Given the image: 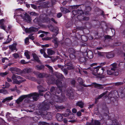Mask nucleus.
<instances>
[{
  "label": "nucleus",
  "instance_id": "nucleus-33",
  "mask_svg": "<svg viewBox=\"0 0 125 125\" xmlns=\"http://www.w3.org/2000/svg\"><path fill=\"white\" fill-rule=\"evenodd\" d=\"M13 96H11L10 97H6L2 101L3 103H4L6 101H9L12 100L13 99Z\"/></svg>",
  "mask_w": 125,
  "mask_h": 125
},
{
  "label": "nucleus",
  "instance_id": "nucleus-44",
  "mask_svg": "<svg viewBox=\"0 0 125 125\" xmlns=\"http://www.w3.org/2000/svg\"><path fill=\"white\" fill-rule=\"evenodd\" d=\"M6 26L4 24L0 25V28L4 30L7 33H8V32L6 30Z\"/></svg>",
  "mask_w": 125,
  "mask_h": 125
},
{
  "label": "nucleus",
  "instance_id": "nucleus-1",
  "mask_svg": "<svg viewBox=\"0 0 125 125\" xmlns=\"http://www.w3.org/2000/svg\"><path fill=\"white\" fill-rule=\"evenodd\" d=\"M56 84L58 88H55L53 87H52L51 89V94H52V96H55L58 95L61 92L62 89V88L64 86V85L62 84L61 81L57 80H56Z\"/></svg>",
  "mask_w": 125,
  "mask_h": 125
},
{
  "label": "nucleus",
  "instance_id": "nucleus-23",
  "mask_svg": "<svg viewBox=\"0 0 125 125\" xmlns=\"http://www.w3.org/2000/svg\"><path fill=\"white\" fill-rule=\"evenodd\" d=\"M77 80L79 84L82 85L83 86L85 87H88L87 86L83 84L84 81L81 78H78Z\"/></svg>",
  "mask_w": 125,
  "mask_h": 125
},
{
  "label": "nucleus",
  "instance_id": "nucleus-26",
  "mask_svg": "<svg viewBox=\"0 0 125 125\" xmlns=\"http://www.w3.org/2000/svg\"><path fill=\"white\" fill-rule=\"evenodd\" d=\"M55 75L59 79H65L63 75L61 73H56Z\"/></svg>",
  "mask_w": 125,
  "mask_h": 125
},
{
  "label": "nucleus",
  "instance_id": "nucleus-35",
  "mask_svg": "<svg viewBox=\"0 0 125 125\" xmlns=\"http://www.w3.org/2000/svg\"><path fill=\"white\" fill-rule=\"evenodd\" d=\"M55 52L54 51L51 49H48L47 50V53L49 55H51L54 54Z\"/></svg>",
  "mask_w": 125,
  "mask_h": 125
},
{
  "label": "nucleus",
  "instance_id": "nucleus-41",
  "mask_svg": "<svg viewBox=\"0 0 125 125\" xmlns=\"http://www.w3.org/2000/svg\"><path fill=\"white\" fill-rule=\"evenodd\" d=\"M45 66L47 67L49 70L50 71L52 72L53 71V69L52 67L48 65L45 64Z\"/></svg>",
  "mask_w": 125,
  "mask_h": 125
},
{
  "label": "nucleus",
  "instance_id": "nucleus-11",
  "mask_svg": "<svg viewBox=\"0 0 125 125\" xmlns=\"http://www.w3.org/2000/svg\"><path fill=\"white\" fill-rule=\"evenodd\" d=\"M42 109L43 110H46L48 109L49 108V105L48 104L44 102L41 105Z\"/></svg>",
  "mask_w": 125,
  "mask_h": 125
},
{
  "label": "nucleus",
  "instance_id": "nucleus-22",
  "mask_svg": "<svg viewBox=\"0 0 125 125\" xmlns=\"http://www.w3.org/2000/svg\"><path fill=\"white\" fill-rule=\"evenodd\" d=\"M117 64L116 63H114L111 64L110 66L111 69L115 71H116L117 68Z\"/></svg>",
  "mask_w": 125,
  "mask_h": 125
},
{
  "label": "nucleus",
  "instance_id": "nucleus-56",
  "mask_svg": "<svg viewBox=\"0 0 125 125\" xmlns=\"http://www.w3.org/2000/svg\"><path fill=\"white\" fill-rule=\"evenodd\" d=\"M21 62L22 64H26L28 63L29 62H26L24 60H21Z\"/></svg>",
  "mask_w": 125,
  "mask_h": 125
},
{
  "label": "nucleus",
  "instance_id": "nucleus-45",
  "mask_svg": "<svg viewBox=\"0 0 125 125\" xmlns=\"http://www.w3.org/2000/svg\"><path fill=\"white\" fill-rule=\"evenodd\" d=\"M82 18H82H80V19H79V20L80 21H82L84 20L87 21L89 19V18L88 17H83V18Z\"/></svg>",
  "mask_w": 125,
  "mask_h": 125
},
{
  "label": "nucleus",
  "instance_id": "nucleus-48",
  "mask_svg": "<svg viewBox=\"0 0 125 125\" xmlns=\"http://www.w3.org/2000/svg\"><path fill=\"white\" fill-rule=\"evenodd\" d=\"M13 56L14 58L16 59L19 57V55L17 53H15L13 54Z\"/></svg>",
  "mask_w": 125,
  "mask_h": 125
},
{
  "label": "nucleus",
  "instance_id": "nucleus-57",
  "mask_svg": "<svg viewBox=\"0 0 125 125\" xmlns=\"http://www.w3.org/2000/svg\"><path fill=\"white\" fill-rule=\"evenodd\" d=\"M2 62L4 63L5 62V60H7L8 61V58H7L5 57L4 58H3L2 59Z\"/></svg>",
  "mask_w": 125,
  "mask_h": 125
},
{
  "label": "nucleus",
  "instance_id": "nucleus-14",
  "mask_svg": "<svg viewBox=\"0 0 125 125\" xmlns=\"http://www.w3.org/2000/svg\"><path fill=\"white\" fill-rule=\"evenodd\" d=\"M87 125H100V123L98 121L94 120V122L92 120L91 123L87 122Z\"/></svg>",
  "mask_w": 125,
  "mask_h": 125
},
{
  "label": "nucleus",
  "instance_id": "nucleus-46",
  "mask_svg": "<svg viewBox=\"0 0 125 125\" xmlns=\"http://www.w3.org/2000/svg\"><path fill=\"white\" fill-rule=\"evenodd\" d=\"M8 74V73L7 72H5L4 73H0V75L1 76L3 77L4 76L7 75Z\"/></svg>",
  "mask_w": 125,
  "mask_h": 125
},
{
  "label": "nucleus",
  "instance_id": "nucleus-34",
  "mask_svg": "<svg viewBox=\"0 0 125 125\" xmlns=\"http://www.w3.org/2000/svg\"><path fill=\"white\" fill-rule=\"evenodd\" d=\"M61 11L64 13H66L70 12V11L68 9L64 8L61 7Z\"/></svg>",
  "mask_w": 125,
  "mask_h": 125
},
{
  "label": "nucleus",
  "instance_id": "nucleus-32",
  "mask_svg": "<svg viewBox=\"0 0 125 125\" xmlns=\"http://www.w3.org/2000/svg\"><path fill=\"white\" fill-rule=\"evenodd\" d=\"M49 29L52 32H55L56 33L57 32L58 30V29L57 27L54 28L52 26H51L49 27Z\"/></svg>",
  "mask_w": 125,
  "mask_h": 125
},
{
  "label": "nucleus",
  "instance_id": "nucleus-40",
  "mask_svg": "<svg viewBox=\"0 0 125 125\" xmlns=\"http://www.w3.org/2000/svg\"><path fill=\"white\" fill-rule=\"evenodd\" d=\"M24 54L27 59H30V57L28 51H27L25 52Z\"/></svg>",
  "mask_w": 125,
  "mask_h": 125
},
{
  "label": "nucleus",
  "instance_id": "nucleus-43",
  "mask_svg": "<svg viewBox=\"0 0 125 125\" xmlns=\"http://www.w3.org/2000/svg\"><path fill=\"white\" fill-rule=\"evenodd\" d=\"M113 125H122L121 123H118L116 120L113 121Z\"/></svg>",
  "mask_w": 125,
  "mask_h": 125
},
{
  "label": "nucleus",
  "instance_id": "nucleus-27",
  "mask_svg": "<svg viewBox=\"0 0 125 125\" xmlns=\"http://www.w3.org/2000/svg\"><path fill=\"white\" fill-rule=\"evenodd\" d=\"M119 67L122 70L125 69V63L123 62L120 63L119 65Z\"/></svg>",
  "mask_w": 125,
  "mask_h": 125
},
{
  "label": "nucleus",
  "instance_id": "nucleus-42",
  "mask_svg": "<svg viewBox=\"0 0 125 125\" xmlns=\"http://www.w3.org/2000/svg\"><path fill=\"white\" fill-rule=\"evenodd\" d=\"M62 71L64 73V74L65 75H67L68 73V70L66 68H63L62 70Z\"/></svg>",
  "mask_w": 125,
  "mask_h": 125
},
{
  "label": "nucleus",
  "instance_id": "nucleus-39",
  "mask_svg": "<svg viewBox=\"0 0 125 125\" xmlns=\"http://www.w3.org/2000/svg\"><path fill=\"white\" fill-rule=\"evenodd\" d=\"M46 74L44 73H41L38 75V76L40 78H43L45 76Z\"/></svg>",
  "mask_w": 125,
  "mask_h": 125
},
{
  "label": "nucleus",
  "instance_id": "nucleus-18",
  "mask_svg": "<svg viewBox=\"0 0 125 125\" xmlns=\"http://www.w3.org/2000/svg\"><path fill=\"white\" fill-rule=\"evenodd\" d=\"M107 92V91H105L100 95H98L97 98H95V103H96V102L97 101L98 99H101L105 95Z\"/></svg>",
  "mask_w": 125,
  "mask_h": 125
},
{
  "label": "nucleus",
  "instance_id": "nucleus-21",
  "mask_svg": "<svg viewBox=\"0 0 125 125\" xmlns=\"http://www.w3.org/2000/svg\"><path fill=\"white\" fill-rule=\"evenodd\" d=\"M106 55L107 58L108 59L113 58L115 56L114 54L112 52L106 53Z\"/></svg>",
  "mask_w": 125,
  "mask_h": 125
},
{
  "label": "nucleus",
  "instance_id": "nucleus-25",
  "mask_svg": "<svg viewBox=\"0 0 125 125\" xmlns=\"http://www.w3.org/2000/svg\"><path fill=\"white\" fill-rule=\"evenodd\" d=\"M56 117L57 120L60 121H62L63 119L62 116L60 114H57L56 115Z\"/></svg>",
  "mask_w": 125,
  "mask_h": 125
},
{
  "label": "nucleus",
  "instance_id": "nucleus-15",
  "mask_svg": "<svg viewBox=\"0 0 125 125\" xmlns=\"http://www.w3.org/2000/svg\"><path fill=\"white\" fill-rule=\"evenodd\" d=\"M16 45L17 44L16 43H14L12 45H9V47L12 51H13L14 50L17 51V49L16 48Z\"/></svg>",
  "mask_w": 125,
  "mask_h": 125
},
{
  "label": "nucleus",
  "instance_id": "nucleus-28",
  "mask_svg": "<svg viewBox=\"0 0 125 125\" xmlns=\"http://www.w3.org/2000/svg\"><path fill=\"white\" fill-rule=\"evenodd\" d=\"M44 66L43 65H36L35 67L36 70L39 71L44 69Z\"/></svg>",
  "mask_w": 125,
  "mask_h": 125
},
{
  "label": "nucleus",
  "instance_id": "nucleus-7",
  "mask_svg": "<svg viewBox=\"0 0 125 125\" xmlns=\"http://www.w3.org/2000/svg\"><path fill=\"white\" fill-rule=\"evenodd\" d=\"M38 29L34 27H31L29 28H26L25 29L26 33H30L31 32L36 31H38Z\"/></svg>",
  "mask_w": 125,
  "mask_h": 125
},
{
  "label": "nucleus",
  "instance_id": "nucleus-53",
  "mask_svg": "<svg viewBox=\"0 0 125 125\" xmlns=\"http://www.w3.org/2000/svg\"><path fill=\"white\" fill-rule=\"evenodd\" d=\"M30 14L33 16H36L37 15V13L34 12H31L30 13Z\"/></svg>",
  "mask_w": 125,
  "mask_h": 125
},
{
  "label": "nucleus",
  "instance_id": "nucleus-6",
  "mask_svg": "<svg viewBox=\"0 0 125 125\" xmlns=\"http://www.w3.org/2000/svg\"><path fill=\"white\" fill-rule=\"evenodd\" d=\"M18 16H20L23 19L25 20L26 21L29 22H30L31 21V19L29 16L28 15L27 13L25 14H21Z\"/></svg>",
  "mask_w": 125,
  "mask_h": 125
},
{
  "label": "nucleus",
  "instance_id": "nucleus-17",
  "mask_svg": "<svg viewBox=\"0 0 125 125\" xmlns=\"http://www.w3.org/2000/svg\"><path fill=\"white\" fill-rule=\"evenodd\" d=\"M43 115L45 118L48 120L50 119L52 117L51 113L49 112H46L43 114Z\"/></svg>",
  "mask_w": 125,
  "mask_h": 125
},
{
  "label": "nucleus",
  "instance_id": "nucleus-59",
  "mask_svg": "<svg viewBox=\"0 0 125 125\" xmlns=\"http://www.w3.org/2000/svg\"><path fill=\"white\" fill-rule=\"evenodd\" d=\"M29 37L30 39L33 40L34 39V37L33 36H32L31 35H29Z\"/></svg>",
  "mask_w": 125,
  "mask_h": 125
},
{
  "label": "nucleus",
  "instance_id": "nucleus-5",
  "mask_svg": "<svg viewBox=\"0 0 125 125\" xmlns=\"http://www.w3.org/2000/svg\"><path fill=\"white\" fill-rule=\"evenodd\" d=\"M72 12L74 15H78L77 18L79 19H80V18L82 17V16L81 15L83 14V12L81 10H75L73 11Z\"/></svg>",
  "mask_w": 125,
  "mask_h": 125
},
{
  "label": "nucleus",
  "instance_id": "nucleus-24",
  "mask_svg": "<svg viewBox=\"0 0 125 125\" xmlns=\"http://www.w3.org/2000/svg\"><path fill=\"white\" fill-rule=\"evenodd\" d=\"M85 53H86L87 57L90 59H92L93 57V52L91 51H89L87 53L85 52Z\"/></svg>",
  "mask_w": 125,
  "mask_h": 125
},
{
  "label": "nucleus",
  "instance_id": "nucleus-52",
  "mask_svg": "<svg viewBox=\"0 0 125 125\" xmlns=\"http://www.w3.org/2000/svg\"><path fill=\"white\" fill-rule=\"evenodd\" d=\"M105 39H111L112 37L108 35H105L104 36Z\"/></svg>",
  "mask_w": 125,
  "mask_h": 125
},
{
  "label": "nucleus",
  "instance_id": "nucleus-2",
  "mask_svg": "<svg viewBox=\"0 0 125 125\" xmlns=\"http://www.w3.org/2000/svg\"><path fill=\"white\" fill-rule=\"evenodd\" d=\"M39 95L36 93H33L28 95H24L20 97L16 101V102L18 104H19L20 102L26 98H31L32 97L34 100L36 101L39 98Z\"/></svg>",
  "mask_w": 125,
  "mask_h": 125
},
{
  "label": "nucleus",
  "instance_id": "nucleus-30",
  "mask_svg": "<svg viewBox=\"0 0 125 125\" xmlns=\"http://www.w3.org/2000/svg\"><path fill=\"white\" fill-rule=\"evenodd\" d=\"M98 66L94 68L93 69V74L94 75H98Z\"/></svg>",
  "mask_w": 125,
  "mask_h": 125
},
{
  "label": "nucleus",
  "instance_id": "nucleus-55",
  "mask_svg": "<svg viewBox=\"0 0 125 125\" xmlns=\"http://www.w3.org/2000/svg\"><path fill=\"white\" fill-rule=\"evenodd\" d=\"M10 84L8 83L7 82H6L5 83V88H8L10 86Z\"/></svg>",
  "mask_w": 125,
  "mask_h": 125
},
{
  "label": "nucleus",
  "instance_id": "nucleus-13",
  "mask_svg": "<svg viewBox=\"0 0 125 125\" xmlns=\"http://www.w3.org/2000/svg\"><path fill=\"white\" fill-rule=\"evenodd\" d=\"M107 74L109 75H117L118 74L117 72L111 69H110L107 70Z\"/></svg>",
  "mask_w": 125,
  "mask_h": 125
},
{
  "label": "nucleus",
  "instance_id": "nucleus-20",
  "mask_svg": "<svg viewBox=\"0 0 125 125\" xmlns=\"http://www.w3.org/2000/svg\"><path fill=\"white\" fill-rule=\"evenodd\" d=\"M104 70V68L102 67L98 66V75H101L103 73Z\"/></svg>",
  "mask_w": 125,
  "mask_h": 125
},
{
  "label": "nucleus",
  "instance_id": "nucleus-50",
  "mask_svg": "<svg viewBox=\"0 0 125 125\" xmlns=\"http://www.w3.org/2000/svg\"><path fill=\"white\" fill-rule=\"evenodd\" d=\"M2 93L4 94H8L9 93L7 90L3 89Z\"/></svg>",
  "mask_w": 125,
  "mask_h": 125
},
{
  "label": "nucleus",
  "instance_id": "nucleus-8",
  "mask_svg": "<svg viewBox=\"0 0 125 125\" xmlns=\"http://www.w3.org/2000/svg\"><path fill=\"white\" fill-rule=\"evenodd\" d=\"M69 52L70 53L69 55L71 59H75V51L72 49H69Z\"/></svg>",
  "mask_w": 125,
  "mask_h": 125
},
{
  "label": "nucleus",
  "instance_id": "nucleus-4",
  "mask_svg": "<svg viewBox=\"0 0 125 125\" xmlns=\"http://www.w3.org/2000/svg\"><path fill=\"white\" fill-rule=\"evenodd\" d=\"M22 77L20 76L17 75L15 74H13L11 76V78L13 80V84H19L21 82V81L18 80L17 78L18 79H21Z\"/></svg>",
  "mask_w": 125,
  "mask_h": 125
},
{
  "label": "nucleus",
  "instance_id": "nucleus-37",
  "mask_svg": "<svg viewBox=\"0 0 125 125\" xmlns=\"http://www.w3.org/2000/svg\"><path fill=\"white\" fill-rule=\"evenodd\" d=\"M52 42L54 43L55 47H57L58 46V42L57 39L56 38H55L52 41Z\"/></svg>",
  "mask_w": 125,
  "mask_h": 125
},
{
  "label": "nucleus",
  "instance_id": "nucleus-61",
  "mask_svg": "<svg viewBox=\"0 0 125 125\" xmlns=\"http://www.w3.org/2000/svg\"><path fill=\"white\" fill-rule=\"evenodd\" d=\"M32 69L31 68H29L26 69V71L27 73H30L32 71Z\"/></svg>",
  "mask_w": 125,
  "mask_h": 125
},
{
  "label": "nucleus",
  "instance_id": "nucleus-62",
  "mask_svg": "<svg viewBox=\"0 0 125 125\" xmlns=\"http://www.w3.org/2000/svg\"><path fill=\"white\" fill-rule=\"evenodd\" d=\"M46 123L45 122H41L39 123V125H46Z\"/></svg>",
  "mask_w": 125,
  "mask_h": 125
},
{
  "label": "nucleus",
  "instance_id": "nucleus-12",
  "mask_svg": "<svg viewBox=\"0 0 125 125\" xmlns=\"http://www.w3.org/2000/svg\"><path fill=\"white\" fill-rule=\"evenodd\" d=\"M91 85L92 86L94 85L95 88L99 89H103L104 88L103 86H105L104 85L99 84L95 83H92Z\"/></svg>",
  "mask_w": 125,
  "mask_h": 125
},
{
  "label": "nucleus",
  "instance_id": "nucleus-47",
  "mask_svg": "<svg viewBox=\"0 0 125 125\" xmlns=\"http://www.w3.org/2000/svg\"><path fill=\"white\" fill-rule=\"evenodd\" d=\"M68 70H70L74 69V67L72 66H68L66 68Z\"/></svg>",
  "mask_w": 125,
  "mask_h": 125
},
{
  "label": "nucleus",
  "instance_id": "nucleus-64",
  "mask_svg": "<svg viewBox=\"0 0 125 125\" xmlns=\"http://www.w3.org/2000/svg\"><path fill=\"white\" fill-rule=\"evenodd\" d=\"M62 13H59L57 14V17L58 18H60L62 16Z\"/></svg>",
  "mask_w": 125,
  "mask_h": 125
},
{
  "label": "nucleus",
  "instance_id": "nucleus-9",
  "mask_svg": "<svg viewBox=\"0 0 125 125\" xmlns=\"http://www.w3.org/2000/svg\"><path fill=\"white\" fill-rule=\"evenodd\" d=\"M66 95L70 99H73L74 98L73 91L71 89L68 90L66 93Z\"/></svg>",
  "mask_w": 125,
  "mask_h": 125
},
{
  "label": "nucleus",
  "instance_id": "nucleus-63",
  "mask_svg": "<svg viewBox=\"0 0 125 125\" xmlns=\"http://www.w3.org/2000/svg\"><path fill=\"white\" fill-rule=\"evenodd\" d=\"M17 88V87L16 85L15 86L14 88H11L10 89V90L11 91H14L16 90V89Z\"/></svg>",
  "mask_w": 125,
  "mask_h": 125
},
{
  "label": "nucleus",
  "instance_id": "nucleus-3",
  "mask_svg": "<svg viewBox=\"0 0 125 125\" xmlns=\"http://www.w3.org/2000/svg\"><path fill=\"white\" fill-rule=\"evenodd\" d=\"M52 100L53 101V102L51 101H50V103L52 105H54L55 108L57 110L62 109L65 108V107L63 106H59L57 105H55L54 103L55 102H58V100L60 99V97L59 95H57L55 96H52Z\"/></svg>",
  "mask_w": 125,
  "mask_h": 125
},
{
  "label": "nucleus",
  "instance_id": "nucleus-36",
  "mask_svg": "<svg viewBox=\"0 0 125 125\" xmlns=\"http://www.w3.org/2000/svg\"><path fill=\"white\" fill-rule=\"evenodd\" d=\"M9 35L7 37V38L6 41L3 43L4 44H7L10 43L12 41V39L9 38Z\"/></svg>",
  "mask_w": 125,
  "mask_h": 125
},
{
  "label": "nucleus",
  "instance_id": "nucleus-54",
  "mask_svg": "<svg viewBox=\"0 0 125 125\" xmlns=\"http://www.w3.org/2000/svg\"><path fill=\"white\" fill-rule=\"evenodd\" d=\"M21 9H16L15 11V13L16 14L21 13Z\"/></svg>",
  "mask_w": 125,
  "mask_h": 125
},
{
  "label": "nucleus",
  "instance_id": "nucleus-10",
  "mask_svg": "<svg viewBox=\"0 0 125 125\" xmlns=\"http://www.w3.org/2000/svg\"><path fill=\"white\" fill-rule=\"evenodd\" d=\"M9 70L12 72H16L17 73H16L18 74H19V73H21L22 72L20 69L15 67H11L10 68Z\"/></svg>",
  "mask_w": 125,
  "mask_h": 125
},
{
  "label": "nucleus",
  "instance_id": "nucleus-60",
  "mask_svg": "<svg viewBox=\"0 0 125 125\" xmlns=\"http://www.w3.org/2000/svg\"><path fill=\"white\" fill-rule=\"evenodd\" d=\"M98 55L99 56H103L104 55V53L101 52H98Z\"/></svg>",
  "mask_w": 125,
  "mask_h": 125
},
{
  "label": "nucleus",
  "instance_id": "nucleus-19",
  "mask_svg": "<svg viewBox=\"0 0 125 125\" xmlns=\"http://www.w3.org/2000/svg\"><path fill=\"white\" fill-rule=\"evenodd\" d=\"M76 106H78L81 108H83L84 105V103L82 101H80L77 102L76 103Z\"/></svg>",
  "mask_w": 125,
  "mask_h": 125
},
{
  "label": "nucleus",
  "instance_id": "nucleus-38",
  "mask_svg": "<svg viewBox=\"0 0 125 125\" xmlns=\"http://www.w3.org/2000/svg\"><path fill=\"white\" fill-rule=\"evenodd\" d=\"M68 118L70 119H73L74 118V114L70 112L68 113Z\"/></svg>",
  "mask_w": 125,
  "mask_h": 125
},
{
  "label": "nucleus",
  "instance_id": "nucleus-49",
  "mask_svg": "<svg viewBox=\"0 0 125 125\" xmlns=\"http://www.w3.org/2000/svg\"><path fill=\"white\" fill-rule=\"evenodd\" d=\"M123 84V82H118L115 83V86H118L122 85Z\"/></svg>",
  "mask_w": 125,
  "mask_h": 125
},
{
  "label": "nucleus",
  "instance_id": "nucleus-51",
  "mask_svg": "<svg viewBox=\"0 0 125 125\" xmlns=\"http://www.w3.org/2000/svg\"><path fill=\"white\" fill-rule=\"evenodd\" d=\"M75 83H76V81L74 80L73 79L71 81V84L72 85L74 86Z\"/></svg>",
  "mask_w": 125,
  "mask_h": 125
},
{
  "label": "nucleus",
  "instance_id": "nucleus-16",
  "mask_svg": "<svg viewBox=\"0 0 125 125\" xmlns=\"http://www.w3.org/2000/svg\"><path fill=\"white\" fill-rule=\"evenodd\" d=\"M118 91L121 94V98L124 100H125V89L122 91L119 90Z\"/></svg>",
  "mask_w": 125,
  "mask_h": 125
},
{
  "label": "nucleus",
  "instance_id": "nucleus-58",
  "mask_svg": "<svg viewBox=\"0 0 125 125\" xmlns=\"http://www.w3.org/2000/svg\"><path fill=\"white\" fill-rule=\"evenodd\" d=\"M29 38H26L25 39V42L26 44H28L29 42Z\"/></svg>",
  "mask_w": 125,
  "mask_h": 125
},
{
  "label": "nucleus",
  "instance_id": "nucleus-29",
  "mask_svg": "<svg viewBox=\"0 0 125 125\" xmlns=\"http://www.w3.org/2000/svg\"><path fill=\"white\" fill-rule=\"evenodd\" d=\"M87 60V58L84 57H81L79 59V61L81 62L84 63L85 64V63Z\"/></svg>",
  "mask_w": 125,
  "mask_h": 125
},
{
  "label": "nucleus",
  "instance_id": "nucleus-31",
  "mask_svg": "<svg viewBox=\"0 0 125 125\" xmlns=\"http://www.w3.org/2000/svg\"><path fill=\"white\" fill-rule=\"evenodd\" d=\"M32 56L33 58L37 61V62L39 63H41L40 60H39V58L35 53L33 54Z\"/></svg>",
  "mask_w": 125,
  "mask_h": 125
}]
</instances>
